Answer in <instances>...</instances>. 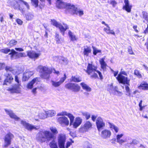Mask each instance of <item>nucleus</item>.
Returning a JSON list of instances; mask_svg holds the SVG:
<instances>
[{
  "instance_id": "obj_1",
  "label": "nucleus",
  "mask_w": 148,
  "mask_h": 148,
  "mask_svg": "<svg viewBox=\"0 0 148 148\" xmlns=\"http://www.w3.org/2000/svg\"><path fill=\"white\" fill-rule=\"evenodd\" d=\"M49 129L51 132L47 130L40 131L37 134L36 139L41 143L48 142L53 140L49 144L50 148H58V144L54 140L58 132L57 129L56 127L52 126L50 127Z\"/></svg>"
},
{
  "instance_id": "obj_2",
  "label": "nucleus",
  "mask_w": 148,
  "mask_h": 148,
  "mask_svg": "<svg viewBox=\"0 0 148 148\" xmlns=\"http://www.w3.org/2000/svg\"><path fill=\"white\" fill-rule=\"evenodd\" d=\"M97 67L92 64L88 63L87 69L85 70L86 72L88 75H90V77L91 78H98V77L96 72L99 75L100 80H102L103 77L101 73L99 70H97Z\"/></svg>"
},
{
  "instance_id": "obj_3",
  "label": "nucleus",
  "mask_w": 148,
  "mask_h": 148,
  "mask_svg": "<svg viewBox=\"0 0 148 148\" xmlns=\"http://www.w3.org/2000/svg\"><path fill=\"white\" fill-rule=\"evenodd\" d=\"M66 140V137L65 134L61 133L58 135L57 137L58 145L59 148H69L74 143V141L71 139L69 140L70 141L66 142L65 146Z\"/></svg>"
},
{
  "instance_id": "obj_4",
  "label": "nucleus",
  "mask_w": 148,
  "mask_h": 148,
  "mask_svg": "<svg viewBox=\"0 0 148 148\" xmlns=\"http://www.w3.org/2000/svg\"><path fill=\"white\" fill-rule=\"evenodd\" d=\"M40 77L43 79L48 80L50 77V75L52 72V69L47 66H38Z\"/></svg>"
},
{
  "instance_id": "obj_5",
  "label": "nucleus",
  "mask_w": 148,
  "mask_h": 148,
  "mask_svg": "<svg viewBox=\"0 0 148 148\" xmlns=\"http://www.w3.org/2000/svg\"><path fill=\"white\" fill-rule=\"evenodd\" d=\"M116 78L119 83L123 84H126L125 87L126 92L129 95H130V90L129 87V86H130V79H128L127 77L123 75H121L120 74H118Z\"/></svg>"
},
{
  "instance_id": "obj_6",
  "label": "nucleus",
  "mask_w": 148,
  "mask_h": 148,
  "mask_svg": "<svg viewBox=\"0 0 148 148\" xmlns=\"http://www.w3.org/2000/svg\"><path fill=\"white\" fill-rule=\"evenodd\" d=\"M22 3L25 5L28 9L29 8V5L28 3L23 0H13L10 2V5L11 7L15 10L20 11L22 13L24 12V8H21L19 3Z\"/></svg>"
},
{
  "instance_id": "obj_7",
  "label": "nucleus",
  "mask_w": 148,
  "mask_h": 148,
  "mask_svg": "<svg viewBox=\"0 0 148 148\" xmlns=\"http://www.w3.org/2000/svg\"><path fill=\"white\" fill-rule=\"evenodd\" d=\"M14 81L16 84H14L12 87L9 88L7 90L11 93H19L20 91L21 83L20 78L17 75L14 76Z\"/></svg>"
},
{
  "instance_id": "obj_8",
  "label": "nucleus",
  "mask_w": 148,
  "mask_h": 148,
  "mask_svg": "<svg viewBox=\"0 0 148 148\" xmlns=\"http://www.w3.org/2000/svg\"><path fill=\"white\" fill-rule=\"evenodd\" d=\"M51 24L57 28H58L63 36H64L65 32L69 29V26L66 23H63L62 24L59 23L54 19L51 20Z\"/></svg>"
},
{
  "instance_id": "obj_9",
  "label": "nucleus",
  "mask_w": 148,
  "mask_h": 148,
  "mask_svg": "<svg viewBox=\"0 0 148 148\" xmlns=\"http://www.w3.org/2000/svg\"><path fill=\"white\" fill-rule=\"evenodd\" d=\"M13 134L10 132L6 134L3 138L5 144L3 146V147L6 148L10 146L12 142V140L14 138Z\"/></svg>"
},
{
  "instance_id": "obj_10",
  "label": "nucleus",
  "mask_w": 148,
  "mask_h": 148,
  "mask_svg": "<svg viewBox=\"0 0 148 148\" xmlns=\"http://www.w3.org/2000/svg\"><path fill=\"white\" fill-rule=\"evenodd\" d=\"M65 87L66 89L71 90L74 92H78L80 89V86L77 84L75 83L69 82L65 85Z\"/></svg>"
},
{
  "instance_id": "obj_11",
  "label": "nucleus",
  "mask_w": 148,
  "mask_h": 148,
  "mask_svg": "<svg viewBox=\"0 0 148 148\" xmlns=\"http://www.w3.org/2000/svg\"><path fill=\"white\" fill-rule=\"evenodd\" d=\"M5 79H4L3 85H7L8 84H11L13 82L14 78L11 74L6 73L5 75Z\"/></svg>"
},
{
  "instance_id": "obj_12",
  "label": "nucleus",
  "mask_w": 148,
  "mask_h": 148,
  "mask_svg": "<svg viewBox=\"0 0 148 148\" xmlns=\"http://www.w3.org/2000/svg\"><path fill=\"white\" fill-rule=\"evenodd\" d=\"M96 124L97 129L99 132L100 131L101 129L103 128L105 126V123L103 122L102 118L99 116L96 119Z\"/></svg>"
},
{
  "instance_id": "obj_13",
  "label": "nucleus",
  "mask_w": 148,
  "mask_h": 148,
  "mask_svg": "<svg viewBox=\"0 0 148 148\" xmlns=\"http://www.w3.org/2000/svg\"><path fill=\"white\" fill-rule=\"evenodd\" d=\"M66 10H69V13L71 15H77V8L74 5L69 3L67 5Z\"/></svg>"
},
{
  "instance_id": "obj_14",
  "label": "nucleus",
  "mask_w": 148,
  "mask_h": 148,
  "mask_svg": "<svg viewBox=\"0 0 148 148\" xmlns=\"http://www.w3.org/2000/svg\"><path fill=\"white\" fill-rule=\"evenodd\" d=\"M40 55V53H36L34 51H29L27 52V56L32 59H37L39 57Z\"/></svg>"
},
{
  "instance_id": "obj_15",
  "label": "nucleus",
  "mask_w": 148,
  "mask_h": 148,
  "mask_svg": "<svg viewBox=\"0 0 148 148\" xmlns=\"http://www.w3.org/2000/svg\"><path fill=\"white\" fill-rule=\"evenodd\" d=\"M57 122L62 125L67 126L69 123L68 118L65 116L60 117L57 119Z\"/></svg>"
},
{
  "instance_id": "obj_16",
  "label": "nucleus",
  "mask_w": 148,
  "mask_h": 148,
  "mask_svg": "<svg viewBox=\"0 0 148 148\" xmlns=\"http://www.w3.org/2000/svg\"><path fill=\"white\" fill-rule=\"evenodd\" d=\"M69 3H65L61 0H57L56 2V7L58 9H67V5Z\"/></svg>"
},
{
  "instance_id": "obj_17",
  "label": "nucleus",
  "mask_w": 148,
  "mask_h": 148,
  "mask_svg": "<svg viewBox=\"0 0 148 148\" xmlns=\"http://www.w3.org/2000/svg\"><path fill=\"white\" fill-rule=\"evenodd\" d=\"M67 77L65 73L64 74V77H61L60 81L58 82H56L54 81H52L51 82L52 85L55 87H57L60 86L61 84L66 79Z\"/></svg>"
},
{
  "instance_id": "obj_18",
  "label": "nucleus",
  "mask_w": 148,
  "mask_h": 148,
  "mask_svg": "<svg viewBox=\"0 0 148 148\" xmlns=\"http://www.w3.org/2000/svg\"><path fill=\"white\" fill-rule=\"evenodd\" d=\"M21 124H22L27 130L31 131L33 129H36V127L26 122L25 121L22 120L21 121Z\"/></svg>"
},
{
  "instance_id": "obj_19",
  "label": "nucleus",
  "mask_w": 148,
  "mask_h": 148,
  "mask_svg": "<svg viewBox=\"0 0 148 148\" xmlns=\"http://www.w3.org/2000/svg\"><path fill=\"white\" fill-rule=\"evenodd\" d=\"M124 2L125 5L123 6V9L128 12H130L132 6L130 5L129 0H124Z\"/></svg>"
},
{
  "instance_id": "obj_20",
  "label": "nucleus",
  "mask_w": 148,
  "mask_h": 148,
  "mask_svg": "<svg viewBox=\"0 0 148 148\" xmlns=\"http://www.w3.org/2000/svg\"><path fill=\"white\" fill-rule=\"evenodd\" d=\"M33 75V73L30 71H27L25 72L22 77V81L25 82L27 81Z\"/></svg>"
},
{
  "instance_id": "obj_21",
  "label": "nucleus",
  "mask_w": 148,
  "mask_h": 148,
  "mask_svg": "<svg viewBox=\"0 0 148 148\" xmlns=\"http://www.w3.org/2000/svg\"><path fill=\"white\" fill-rule=\"evenodd\" d=\"M111 134V132L110 130L105 129L102 131L101 136L103 138L106 139L110 137Z\"/></svg>"
},
{
  "instance_id": "obj_22",
  "label": "nucleus",
  "mask_w": 148,
  "mask_h": 148,
  "mask_svg": "<svg viewBox=\"0 0 148 148\" xmlns=\"http://www.w3.org/2000/svg\"><path fill=\"white\" fill-rule=\"evenodd\" d=\"M92 124L89 121H86L84 123L81 129L87 131L88 130L92 128Z\"/></svg>"
},
{
  "instance_id": "obj_23",
  "label": "nucleus",
  "mask_w": 148,
  "mask_h": 148,
  "mask_svg": "<svg viewBox=\"0 0 148 148\" xmlns=\"http://www.w3.org/2000/svg\"><path fill=\"white\" fill-rule=\"evenodd\" d=\"M5 111L11 118L14 119V120L17 121H18L19 120L20 118L17 116L12 111L5 110Z\"/></svg>"
},
{
  "instance_id": "obj_24",
  "label": "nucleus",
  "mask_w": 148,
  "mask_h": 148,
  "mask_svg": "<svg viewBox=\"0 0 148 148\" xmlns=\"http://www.w3.org/2000/svg\"><path fill=\"white\" fill-rule=\"evenodd\" d=\"M82 122V119L80 117H76L74 122L72 123H73V127L75 128H76L81 124Z\"/></svg>"
},
{
  "instance_id": "obj_25",
  "label": "nucleus",
  "mask_w": 148,
  "mask_h": 148,
  "mask_svg": "<svg viewBox=\"0 0 148 148\" xmlns=\"http://www.w3.org/2000/svg\"><path fill=\"white\" fill-rule=\"evenodd\" d=\"M39 78L37 77L33 79L29 82L27 85V88L28 89H32L33 87L34 84L36 82H38Z\"/></svg>"
},
{
  "instance_id": "obj_26",
  "label": "nucleus",
  "mask_w": 148,
  "mask_h": 148,
  "mask_svg": "<svg viewBox=\"0 0 148 148\" xmlns=\"http://www.w3.org/2000/svg\"><path fill=\"white\" fill-rule=\"evenodd\" d=\"M138 88L143 90H148V84L147 82H144L140 84V85L138 86Z\"/></svg>"
},
{
  "instance_id": "obj_27",
  "label": "nucleus",
  "mask_w": 148,
  "mask_h": 148,
  "mask_svg": "<svg viewBox=\"0 0 148 148\" xmlns=\"http://www.w3.org/2000/svg\"><path fill=\"white\" fill-rule=\"evenodd\" d=\"M62 112L63 116H67L70 119V124H71L73 122L74 118L73 115L70 113H67L66 111Z\"/></svg>"
},
{
  "instance_id": "obj_28",
  "label": "nucleus",
  "mask_w": 148,
  "mask_h": 148,
  "mask_svg": "<svg viewBox=\"0 0 148 148\" xmlns=\"http://www.w3.org/2000/svg\"><path fill=\"white\" fill-rule=\"evenodd\" d=\"M92 50L90 47L86 46L85 47H84L83 53L84 56H88L89 55V54L91 53Z\"/></svg>"
},
{
  "instance_id": "obj_29",
  "label": "nucleus",
  "mask_w": 148,
  "mask_h": 148,
  "mask_svg": "<svg viewBox=\"0 0 148 148\" xmlns=\"http://www.w3.org/2000/svg\"><path fill=\"white\" fill-rule=\"evenodd\" d=\"M105 58H103L99 60V63L101 65V68L105 70L106 68L107 64L104 61Z\"/></svg>"
},
{
  "instance_id": "obj_30",
  "label": "nucleus",
  "mask_w": 148,
  "mask_h": 148,
  "mask_svg": "<svg viewBox=\"0 0 148 148\" xmlns=\"http://www.w3.org/2000/svg\"><path fill=\"white\" fill-rule=\"evenodd\" d=\"M81 78L80 76L76 77L75 76H72L70 79V81L78 83L82 81Z\"/></svg>"
},
{
  "instance_id": "obj_31",
  "label": "nucleus",
  "mask_w": 148,
  "mask_h": 148,
  "mask_svg": "<svg viewBox=\"0 0 148 148\" xmlns=\"http://www.w3.org/2000/svg\"><path fill=\"white\" fill-rule=\"evenodd\" d=\"M80 84L84 90H85L86 91L88 92L91 91V88L84 83H81Z\"/></svg>"
},
{
  "instance_id": "obj_32",
  "label": "nucleus",
  "mask_w": 148,
  "mask_h": 148,
  "mask_svg": "<svg viewBox=\"0 0 148 148\" xmlns=\"http://www.w3.org/2000/svg\"><path fill=\"white\" fill-rule=\"evenodd\" d=\"M108 28H104L103 29L104 31L107 34H111L114 36L115 35L114 32L113 30H110V28L108 25V27H107Z\"/></svg>"
},
{
  "instance_id": "obj_33",
  "label": "nucleus",
  "mask_w": 148,
  "mask_h": 148,
  "mask_svg": "<svg viewBox=\"0 0 148 148\" xmlns=\"http://www.w3.org/2000/svg\"><path fill=\"white\" fill-rule=\"evenodd\" d=\"M69 36L70 38V39L72 41H75L76 40L77 38L75 35H74L73 33L71 31H69L68 32Z\"/></svg>"
},
{
  "instance_id": "obj_34",
  "label": "nucleus",
  "mask_w": 148,
  "mask_h": 148,
  "mask_svg": "<svg viewBox=\"0 0 148 148\" xmlns=\"http://www.w3.org/2000/svg\"><path fill=\"white\" fill-rule=\"evenodd\" d=\"M17 43V41L15 40H11L7 45L10 47H12L16 45Z\"/></svg>"
},
{
  "instance_id": "obj_35",
  "label": "nucleus",
  "mask_w": 148,
  "mask_h": 148,
  "mask_svg": "<svg viewBox=\"0 0 148 148\" xmlns=\"http://www.w3.org/2000/svg\"><path fill=\"white\" fill-rule=\"evenodd\" d=\"M55 38L56 41V43L59 44L61 43V38L60 37L59 34L57 32H56Z\"/></svg>"
},
{
  "instance_id": "obj_36",
  "label": "nucleus",
  "mask_w": 148,
  "mask_h": 148,
  "mask_svg": "<svg viewBox=\"0 0 148 148\" xmlns=\"http://www.w3.org/2000/svg\"><path fill=\"white\" fill-rule=\"evenodd\" d=\"M143 18L147 22H148V13L145 11L142 12Z\"/></svg>"
},
{
  "instance_id": "obj_37",
  "label": "nucleus",
  "mask_w": 148,
  "mask_h": 148,
  "mask_svg": "<svg viewBox=\"0 0 148 148\" xmlns=\"http://www.w3.org/2000/svg\"><path fill=\"white\" fill-rule=\"evenodd\" d=\"M82 115L85 117L86 120H88L90 117V114L87 112H82Z\"/></svg>"
},
{
  "instance_id": "obj_38",
  "label": "nucleus",
  "mask_w": 148,
  "mask_h": 148,
  "mask_svg": "<svg viewBox=\"0 0 148 148\" xmlns=\"http://www.w3.org/2000/svg\"><path fill=\"white\" fill-rule=\"evenodd\" d=\"M134 74L139 78H142V75L140 73L139 71L137 69L134 71Z\"/></svg>"
},
{
  "instance_id": "obj_39",
  "label": "nucleus",
  "mask_w": 148,
  "mask_h": 148,
  "mask_svg": "<svg viewBox=\"0 0 148 148\" xmlns=\"http://www.w3.org/2000/svg\"><path fill=\"white\" fill-rule=\"evenodd\" d=\"M31 1L32 5L35 7H37L38 6V0H31Z\"/></svg>"
},
{
  "instance_id": "obj_40",
  "label": "nucleus",
  "mask_w": 148,
  "mask_h": 148,
  "mask_svg": "<svg viewBox=\"0 0 148 148\" xmlns=\"http://www.w3.org/2000/svg\"><path fill=\"white\" fill-rule=\"evenodd\" d=\"M110 87H111V88H112L113 89V90L115 92H117L118 93L121 94L122 92H120L119 91H118L117 90V89H118V87L117 86H115L114 88H113V85L112 84L110 85Z\"/></svg>"
},
{
  "instance_id": "obj_41",
  "label": "nucleus",
  "mask_w": 148,
  "mask_h": 148,
  "mask_svg": "<svg viewBox=\"0 0 148 148\" xmlns=\"http://www.w3.org/2000/svg\"><path fill=\"white\" fill-rule=\"evenodd\" d=\"M5 70L7 72L10 71L11 72H13L14 70L10 66H6L5 68Z\"/></svg>"
},
{
  "instance_id": "obj_42",
  "label": "nucleus",
  "mask_w": 148,
  "mask_h": 148,
  "mask_svg": "<svg viewBox=\"0 0 148 148\" xmlns=\"http://www.w3.org/2000/svg\"><path fill=\"white\" fill-rule=\"evenodd\" d=\"M10 51V49L8 48H5L1 50V52L5 54H7Z\"/></svg>"
},
{
  "instance_id": "obj_43",
  "label": "nucleus",
  "mask_w": 148,
  "mask_h": 148,
  "mask_svg": "<svg viewBox=\"0 0 148 148\" xmlns=\"http://www.w3.org/2000/svg\"><path fill=\"white\" fill-rule=\"evenodd\" d=\"M11 52L9 54L11 55V57H13L14 55H17L18 52L16 51L14 49H12L11 50Z\"/></svg>"
},
{
  "instance_id": "obj_44",
  "label": "nucleus",
  "mask_w": 148,
  "mask_h": 148,
  "mask_svg": "<svg viewBox=\"0 0 148 148\" xmlns=\"http://www.w3.org/2000/svg\"><path fill=\"white\" fill-rule=\"evenodd\" d=\"M17 57L18 58L20 57H24L26 56L25 53H18L16 55Z\"/></svg>"
},
{
  "instance_id": "obj_45",
  "label": "nucleus",
  "mask_w": 148,
  "mask_h": 148,
  "mask_svg": "<svg viewBox=\"0 0 148 148\" xmlns=\"http://www.w3.org/2000/svg\"><path fill=\"white\" fill-rule=\"evenodd\" d=\"M108 3L109 4L112 5V6L114 7H115L116 5L117 4L115 0H111L110 2L108 1Z\"/></svg>"
},
{
  "instance_id": "obj_46",
  "label": "nucleus",
  "mask_w": 148,
  "mask_h": 148,
  "mask_svg": "<svg viewBox=\"0 0 148 148\" xmlns=\"http://www.w3.org/2000/svg\"><path fill=\"white\" fill-rule=\"evenodd\" d=\"M110 128H113L115 131L117 133L119 131L118 128L114 125H112L111 126Z\"/></svg>"
},
{
  "instance_id": "obj_47",
  "label": "nucleus",
  "mask_w": 148,
  "mask_h": 148,
  "mask_svg": "<svg viewBox=\"0 0 148 148\" xmlns=\"http://www.w3.org/2000/svg\"><path fill=\"white\" fill-rule=\"evenodd\" d=\"M142 102H143L142 100H141L140 101V102L139 103V104H138L139 106V107H140L139 110L141 111H142L143 109V108L142 107Z\"/></svg>"
},
{
  "instance_id": "obj_48",
  "label": "nucleus",
  "mask_w": 148,
  "mask_h": 148,
  "mask_svg": "<svg viewBox=\"0 0 148 148\" xmlns=\"http://www.w3.org/2000/svg\"><path fill=\"white\" fill-rule=\"evenodd\" d=\"M26 18L27 20H30L32 18V16L30 14H28L26 16Z\"/></svg>"
},
{
  "instance_id": "obj_49",
  "label": "nucleus",
  "mask_w": 148,
  "mask_h": 148,
  "mask_svg": "<svg viewBox=\"0 0 148 148\" xmlns=\"http://www.w3.org/2000/svg\"><path fill=\"white\" fill-rule=\"evenodd\" d=\"M101 52V50L94 49L93 51V54L94 55H96L97 53H100Z\"/></svg>"
},
{
  "instance_id": "obj_50",
  "label": "nucleus",
  "mask_w": 148,
  "mask_h": 148,
  "mask_svg": "<svg viewBox=\"0 0 148 148\" xmlns=\"http://www.w3.org/2000/svg\"><path fill=\"white\" fill-rule=\"evenodd\" d=\"M16 21L18 24L20 25H22L23 23V21L19 19H16Z\"/></svg>"
},
{
  "instance_id": "obj_51",
  "label": "nucleus",
  "mask_w": 148,
  "mask_h": 148,
  "mask_svg": "<svg viewBox=\"0 0 148 148\" xmlns=\"http://www.w3.org/2000/svg\"><path fill=\"white\" fill-rule=\"evenodd\" d=\"M125 142V140L122 139H120L117 140V142L120 144H122Z\"/></svg>"
},
{
  "instance_id": "obj_52",
  "label": "nucleus",
  "mask_w": 148,
  "mask_h": 148,
  "mask_svg": "<svg viewBox=\"0 0 148 148\" xmlns=\"http://www.w3.org/2000/svg\"><path fill=\"white\" fill-rule=\"evenodd\" d=\"M37 89V88L36 87L34 88H33L32 90V92L33 93V94L34 95H36L37 93L36 90Z\"/></svg>"
},
{
  "instance_id": "obj_53",
  "label": "nucleus",
  "mask_w": 148,
  "mask_h": 148,
  "mask_svg": "<svg viewBox=\"0 0 148 148\" xmlns=\"http://www.w3.org/2000/svg\"><path fill=\"white\" fill-rule=\"evenodd\" d=\"M128 51L129 53L130 54L132 55L134 54V52L133 51L132 49L131 48H129L128 49Z\"/></svg>"
},
{
  "instance_id": "obj_54",
  "label": "nucleus",
  "mask_w": 148,
  "mask_h": 148,
  "mask_svg": "<svg viewBox=\"0 0 148 148\" xmlns=\"http://www.w3.org/2000/svg\"><path fill=\"white\" fill-rule=\"evenodd\" d=\"M97 118V116L95 115H92L91 116V119L93 121V122H95L96 119Z\"/></svg>"
},
{
  "instance_id": "obj_55",
  "label": "nucleus",
  "mask_w": 148,
  "mask_h": 148,
  "mask_svg": "<svg viewBox=\"0 0 148 148\" xmlns=\"http://www.w3.org/2000/svg\"><path fill=\"white\" fill-rule=\"evenodd\" d=\"M137 25H135L133 26V28L134 29L135 32L137 33H138L139 31L138 29H137Z\"/></svg>"
},
{
  "instance_id": "obj_56",
  "label": "nucleus",
  "mask_w": 148,
  "mask_h": 148,
  "mask_svg": "<svg viewBox=\"0 0 148 148\" xmlns=\"http://www.w3.org/2000/svg\"><path fill=\"white\" fill-rule=\"evenodd\" d=\"M78 13L79 15L80 16H81L84 14V11L83 10L77 11V14Z\"/></svg>"
},
{
  "instance_id": "obj_57",
  "label": "nucleus",
  "mask_w": 148,
  "mask_h": 148,
  "mask_svg": "<svg viewBox=\"0 0 148 148\" xmlns=\"http://www.w3.org/2000/svg\"><path fill=\"white\" fill-rule=\"evenodd\" d=\"M137 141L135 140L134 139L132 140V142L131 143V145H135L137 144Z\"/></svg>"
},
{
  "instance_id": "obj_58",
  "label": "nucleus",
  "mask_w": 148,
  "mask_h": 148,
  "mask_svg": "<svg viewBox=\"0 0 148 148\" xmlns=\"http://www.w3.org/2000/svg\"><path fill=\"white\" fill-rule=\"evenodd\" d=\"M123 136V134H118L116 136V140H119L120 139V138H121Z\"/></svg>"
},
{
  "instance_id": "obj_59",
  "label": "nucleus",
  "mask_w": 148,
  "mask_h": 148,
  "mask_svg": "<svg viewBox=\"0 0 148 148\" xmlns=\"http://www.w3.org/2000/svg\"><path fill=\"white\" fill-rule=\"evenodd\" d=\"M118 74H120L121 75H123L126 76H127V73L125 71H121Z\"/></svg>"
},
{
  "instance_id": "obj_60",
  "label": "nucleus",
  "mask_w": 148,
  "mask_h": 148,
  "mask_svg": "<svg viewBox=\"0 0 148 148\" xmlns=\"http://www.w3.org/2000/svg\"><path fill=\"white\" fill-rule=\"evenodd\" d=\"M143 33L145 34H146L148 33V24H147V27L144 31Z\"/></svg>"
},
{
  "instance_id": "obj_61",
  "label": "nucleus",
  "mask_w": 148,
  "mask_h": 148,
  "mask_svg": "<svg viewBox=\"0 0 148 148\" xmlns=\"http://www.w3.org/2000/svg\"><path fill=\"white\" fill-rule=\"evenodd\" d=\"M15 49L17 51H22L23 49L21 48H15Z\"/></svg>"
},
{
  "instance_id": "obj_62",
  "label": "nucleus",
  "mask_w": 148,
  "mask_h": 148,
  "mask_svg": "<svg viewBox=\"0 0 148 148\" xmlns=\"http://www.w3.org/2000/svg\"><path fill=\"white\" fill-rule=\"evenodd\" d=\"M54 71L53 73L58 75L60 74V72L59 71H56L55 69H53Z\"/></svg>"
},
{
  "instance_id": "obj_63",
  "label": "nucleus",
  "mask_w": 148,
  "mask_h": 148,
  "mask_svg": "<svg viewBox=\"0 0 148 148\" xmlns=\"http://www.w3.org/2000/svg\"><path fill=\"white\" fill-rule=\"evenodd\" d=\"M112 71L114 72V77L116 76L118 73V71H114L112 70Z\"/></svg>"
},
{
  "instance_id": "obj_64",
  "label": "nucleus",
  "mask_w": 148,
  "mask_h": 148,
  "mask_svg": "<svg viewBox=\"0 0 148 148\" xmlns=\"http://www.w3.org/2000/svg\"><path fill=\"white\" fill-rule=\"evenodd\" d=\"M27 28L28 29L32 30L33 29V27H32V25L31 24H29V25H28V26L27 27Z\"/></svg>"
}]
</instances>
